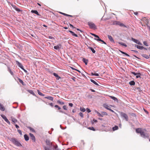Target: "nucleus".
<instances>
[{
    "instance_id": "obj_1",
    "label": "nucleus",
    "mask_w": 150,
    "mask_h": 150,
    "mask_svg": "<svg viewBox=\"0 0 150 150\" xmlns=\"http://www.w3.org/2000/svg\"><path fill=\"white\" fill-rule=\"evenodd\" d=\"M136 131L137 133H140L141 136L143 138L145 139L148 137V134L143 131L141 128L137 129Z\"/></svg>"
},
{
    "instance_id": "obj_2",
    "label": "nucleus",
    "mask_w": 150,
    "mask_h": 150,
    "mask_svg": "<svg viewBox=\"0 0 150 150\" xmlns=\"http://www.w3.org/2000/svg\"><path fill=\"white\" fill-rule=\"evenodd\" d=\"M11 141L12 143L18 147L22 146V145L20 142L16 139L14 138H12L11 139Z\"/></svg>"
},
{
    "instance_id": "obj_3",
    "label": "nucleus",
    "mask_w": 150,
    "mask_h": 150,
    "mask_svg": "<svg viewBox=\"0 0 150 150\" xmlns=\"http://www.w3.org/2000/svg\"><path fill=\"white\" fill-rule=\"evenodd\" d=\"M120 115L121 117L125 118L126 121L128 120V117L126 113L123 112H120Z\"/></svg>"
},
{
    "instance_id": "obj_4",
    "label": "nucleus",
    "mask_w": 150,
    "mask_h": 150,
    "mask_svg": "<svg viewBox=\"0 0 150 150\" xmlns=\"http://www.w3.org/2000/svg\"><path fill=\"white\" fill-rule=\"evenodd\" d=\"M88 24L91 29H96V25L93 22H88Z\"/></svg>"
},
{
    "instance_id": "obj_5",
    "label": "nucleus",
    "mask_w": 150,
    "mask_h": 150,
    "mask_svg": "<svg viewBox=\"0 0 150 150\" xmlns=\"http://www.w3.org/2000/svg\"><path fill=\"white\" fill-rule=\"evenodd\" d=\"M16 64L21 69L23 70L25 73H27V71L26 70L24 69L23 67L22 64L19 62L18 61H16Z\"/></svg>"
},
{
    "instance_id": "obj_6",
    "label": "nucleus",
    "mask_w": 150,
    "mask_h": 150,
    "mask_svg": "<svg viewBox=\"0 0 150 150\" xmlns=\"http://www.w3.org/2000/svg\"><path fill=\"white\" fill-rule=\"evenodd\" d=\"M1 116L2 118L4 119L6 122H7V123L9 125L10 124V122L8 120V119L5 115H1Z\"/></svg>"
},
{
    "instance_id": "obj_7",
    "label": "nucleus",
    "mask_w": 150,
    "mask_h": 150,
    "mask_svg": "<svg viewBox=\"0 0 150 150\" xmlns=\"http://www.w3.org/2000/svg\"><path fill=\"white\" fill-rule=\"evenodd\" d=\"M131 40H132L135 43L139 45H142V43L140 42L138 40L136 39H135L134 38H131Z\"/></svg>"
},
{
    "instance_id": "obj_8",
    "label": "nucleus",
    "mask_w": 150,
    "mask_h": 150,
    "mask_svg": "<svg viewBox=\"0 0 150 150\" xmlns=\"http://www.w3.org/2000/svg\"><path fill=\"white\" fill-rule=\"evenodd\" d=\"M62 46V45L61 44H59L56 46H55L54 47V48L57 50H59L60 49L61 47Z\"/></svg>"
},
{
    "instance_id": "obj_9",
    "label": "nucleus",
    "mask_w": 150,
    "mask_h": 150,
    "mask_svg": "<svg viewBox=\"0 0 150 150\" xmlns=\"http://www.w3.org/2000/svg\"><path fill=\"white\" fill-rule=\"evenodd\" d=\"M54 107L55 108H57L58 110H60L61 109V108L58 105H55L54 106ZM59 112H61L62 113H63L65 115H67V114L66 112H64L61 110H59Z\"/></svg>"
},
{
    "instance_id": "obj_10",
    "label": "nucleus",
    "mask_w": 150,
    "mask_h": 150,
    "mask_svg": "<svg viewBox=\"0 0 150 150\" xmlns=\"http://www.w3.org/2000/svg\"><path fill=\"white\" fill-rule=\"evenodd\" d=\"M31 139L32 140L33 142H35V138L34 135L31 133L29 134Z\"/></svg>"
},
{
    "instance_id": "obj_11",
    "label": "nucleus",
    "mask_w": 150,
    "mask_h": 150,
    "mask_svg": "<svg viewBox=\"0 0 150 150\" xmlns=\"http://www.w3.org/2000/svg\"><path fill=\"white\" fill-rule=\"evenodd\" d=\"M31 12L33 13H35L38 16H41V15L38 13V12L37 10H32L31 11Z\"/></svg>"
},
{
    "instance_id": "obj_12",
    "label": "nucleus",
    "mask_w": 150,
    "mask_h": 150,
    "mask_svg": "<svg viewBox=\"0 0 150 150\" xmlns=\"http://www.w3.org/2000/svg\"><path fill=\"white\" fill-rule=\"evenodd\" d=\"M46 144L48 145L50 147H51L52 144L50 143V141L48 139H46Z\"/></svg>"
},
{
    "instance_id": "obj_13",
    "label": "nucleus",
    "mask_w": 150,
    "mask_h": 150,
    "mask_svg": "<svg viewBox=\"0 0 150 150\" xmlns=\"http://www.w3.org/2000/svg\"><path fill=\"white\" fill-rule=\"evenodd\" d=\"M135 88V89H134V90L136 91L137 90L140 93H141L143 89L141 88V87H137V88Z\"/></svg>"
},
{
    "instance_id": "obj_14",
    "label": "nucleus",
    "mask_w": 150,
    "mask_h": 150,
    "mask_svg": "<svg viewBox=\"0 0 150 150\" xmlns=\"http://www.w3.org/2000/svg\"><path fill=\"white\" fill-rule=\"evenodd\" d=\"M116 24L120 25L121 27H124L126 28L127 27L125 25L120 22H117Z\"/></svg>"
},
{
    "instance_id": "obj_15",
    "label": "nucleus",
    "mask_w": 150,
    "mask_h": 150,
    "mask_svg": "<svg viewBox=\"0 0 150 150\" xmlns=\"http://www.w3.org/2000/svg\"><path fill=\"white\" fill-rule=\"evenodd\" d=\"M91 34L93 36H94L95 38H94V40H95L98 41V40H99V39H100L98 36L93 33H91Z\"/></svg>"
},
{
    "instance_id": "obj_16",
    "label": "nucleus",
    "mask_w": 150,
    "mask_h": 150,
    "mask_svg": "<svg viewBox=\"0 0 150 150\" xmlns=\"http://www.w3.org/2000/svg\"><path fill=\"white\" fill-rule=\"evenodd\" d=\"M53 75L55 76L56 78V79L57 80H59V79L61 78V77H60L57 74L54 73L53 74Z\"/></svg>"
},
{
    "instance_id": "obj_17",
    "label": "nucleus",
    "mask_w": 150,
    "mask_h": 150,
    "mask_svg": "<svg viewBox=\"0 0 150 150\" xmlns=\"http://www.w3.org/2000/svg\"><path fill=\"white\" fill-rule=\"evenodd\" d=\"M108 37L110 41L111 42H112L113 43H115L114 40L111 36L108 35Z\"/></svg>"
},
{
    "instance_id": "obj_18",
    "label": "nucleus",
    "mask_w": 150,
    "mask_h": 150,
    "mask_svg": "<svg viewBox=\"0 0 150 150\" xmlns=\"http://www.w3.org/2000/svg\"><path fill=\"white\" fill-rule=\"evenodd\" d=\"M110 98L111 99H113L115 101H116L117 102H118V100L116 97H115L114 96H110Z\"/></svg>"
},
{
    "instance_id": "obj_19",
    "label": "nucleus",
    "mask_w": 150,
    "mask_h": 150,
    "mask_svg": "<svg viewBox=\"0 0 150 150\" xmlns=\"http://www.w3.org/2000/svg\"><path fill=\"white\" fill-rule=\"evenodd\" d=\"M87 47L93 53H95L96 52L95 50H94L93 48L92 47H90V46H88V45H87Z\"/></svg>"
},
{
    "instance_id": "obj_20",
    "label": "nucleus",
    "mask_w": 150,
    "mask_h": 150,
    "mask_svg": "<svg viewBox=\"0 0 150 150\" xmlns=\"http://www.w3.org/2000/svg\"><path fill=\"white\" fill-rule=\"evenodd\" d=\"M0 110L2 111H4L5 110V108L3 105L0 103Z\"/></svg>"
},
{
    "instance_id": "obj_21",
    "label": "nucleus",
    "mask_w": 150,
    "mask_h": 150,
    "mask_svg": "<svg viewBox=\"0 0 150 150\" xmlns=\"http://www.w3.org/2000/svg\"><path fill=\"white\" fill-rule=\"evenodd\" d=\"M141 56L146 59H148L149 58V56L145 54H142L141 55Z\"/></svg>"
},
{
    "instance_id": "obj_22",
    "label": "nucleus",
    "mask_w": 150,
    "mask_h": 150,
    "mask_svg": "<svg viewBox=\"0 0 150 150\" xmlns=\"http://www.w3.org/2000/svg\"><path fill=\"white\" fill-rule=\"evenodd\" d=\"M24 136L25 139L26 141H28L29 140V137L26 134H25L24 135Z\"/></svg>"
},
{
    "instance_id": "obj_23",
    "label": "nucleus",
    "mask_w": 150,
    "mask_h": 150,
    "mask_svg": "<svg viewBox=\"0 0 150 150\" xmlns=\"http://www.w3.org/2000/svg\"><path fill=\"white\" fill-rule=\"evenodd\" d=\"M129 84L130 86H134L135 85V82L134 81H130L129 82Z\"/></svg>"
},
{
    "instance_id": "obj_24",
    "label": "nucleus",
    "mask_w": 150,
    "mask_h": 150,
    "mask_svg": "<svg viewBox=\"0 0 150 150\" xmlns=\"http://www.w3.org/2000/svg\"><path fill=\"white\" fill-rule=\"evenodd\" d=\"M69 32H70L71 34L73 36H75L76 37H78V36L77 34H75L72 31L69 30Z\"/></svg>"
},
{
    "instance_id": "obj_25",
    "label": "nucleus",
    "mask_w": 150,
    "mask_h": 150,
    "mask_svg": "<svg viewBox=\"0 0 150 150\" xmlns=\"http://www.w3.org/2000/svg\"><path fill=\"white\" fill-rule=\"evenodd\" d=\"M90 81L92 82L95 85H96L97 86H99V84L93 80L91 79Z\"/></svg>"
},
{
    "instance_id": "obj_26",
    "label": "nucleus",
    "mask_w": 150,
    "mask_h": 150,
    "mask_svg": "<svg viewBox=\"0 0 150 150\" xmlns=\"http://www.w3.org/2000/svg\"><path fill=\"white\" fill-rule=\"evenodd\" d=\"M11 119L12 120V121L14 123H15L16 122H17V120L16 119L14 118L13 117H11Z\"/></svg>"
},
{
    "instance_id": "obj_27",
    "label": "nucleus",
    "mask_w": 150,
    "mask_h": 150,
    "mask_svg": "<svg viewBox=\"0 0 150 150\" xmlns=\"http://www.w3.org/2000/svg\"><path fill=\"white\" fill-rule=\"evenodd\" d=\"M82 61L85 63L86 65H87L88 62V59L83 58L82 59Z\"/></svg>"
},
{
    "instance_id": "obj_28",
    "label": "nucleus",
    "mask_w": 150,
    "mask_h": 150,
    "mask_svg": "<svg viewBox=\"0 0 150 150\" xmlns=\"http://www.w3.org/2000/svg\"><path fill=\"white\" fill-rule=\"evenodd\" d=\"M45 98H47L52 101L53 100V98L52 96H47L45 97Z\"/></svg>"
},
{
    "instance_id": "obj_29",
    "label": "nucleus",
    "mask_w": 150,
    "mask_h": 150,
    "mask_svg": "<svg viewBox=\"0 0 150 150\" xmlns=\"http://www.w3.org/2000/svg\"><path fill=\"white\" fill-rule=\"evenodd\" d=\"M28 92L30 93V94H32L34 96H36V95H35V93L32 90H28Z\"/></svg>"
},
{
    "instance_id": "obj_30",
    "label": "nucleus",
    "mask_w": 150,
    "mask_h": 150,
    "mask_svg": "<svg viewBox=\"0 0 150 150\" xmlns=\"http://www.w3.org/2000/svg\"><path fill=\"white\" fill-rule=\"evenodd\" d=\"M101 115L102 116V117H103L104 115H107L108 113L105 112H101Z\"/></svg>"
},
{
    "instance_id": "obj_31",
    "label": "nucleus",
    "mask_w": 150,
    "mask_h": 150,
    "mask_svg": "<svg viewBox=\"0 0 150 150\" xmlns=\"http://www.w3.org/2000/svg\"><path fill=\"white\" fill-rule=\"evenodd\" d=\"M18 79L19 81V82L21 83L23 85V86H25V84H24V82L23 81L21 80V79H20V78H18Z\"/></svg>"
},
{
    "instance_id": "obj_32",
    "label": "nucleus",
    "mask_w": 150,
    "mask_h": 150,
    "mask_svg": "<svg viewBox=\"0 0 150 150\" xmlns=\"http://www.w3.org/2000/svg\"><path fill=\"white\" fill-rule=\"evenodd\" d=\"M53 147L54 150H61V149L58 148V146L57 145L56 146H53Z\"/></svg>"
},
{
    "instance_id": "obj_33",
    "label": "nucleus",
    "mask_w": 150,
    "mask_h": 150,
    "mask_svg": "<svg viewBox=\"0 0 150 150\" xmlns=\"http://www.w3.org/2000/svg\"><path fill=\"white\" fill-rule=\"evenodd\" d=\"M118 44H120V45H121L122 46H123L125 47H127V45L125 43H123L122 42H118Z\"/></svg>"
},
{
    "instance_id": "obj_34",
    "label": "nucleus",
    "mask_w": 150,
    "mask_h": 150,
    "mask_svg": "<svg viewBox=\"0 0 150 150\" xmlns=\"http://www.w3.org/2000/svg\"><path fill=\"white\" fill-rule=\"evenodd\" d=\"M8 70L12 75H13V72L11 71V70L9 67H8Z\"/></svg>"
},
{
    "instance_id": "obj_35",
    "label": "nucleus",
    "mask_w": 150,
    "mask_h": 150,
    "mask_svg": "<svg viewBox=\"0 0 150 150\" xmlns=\"http://www.w3.org/2000/svg\"><path fill=\"white\" fill-rule=\"evenodd\" d=\"M38 94L40 96H44L45 95L42 94L41 92H40L39 90H38Z\"/></svg>"
},
{
    "instance_id": "obj_36",
    "label": "nucleus",
    "mask_w": 150,
    "mask_h": 150,
    "mask_svg": "<svg viewBox=\"0 0 150 150\" xmlns=\"http://www.w3.org/2000/svg\"><path fill=\"white\" fill-rule=\"evenodd\" d=\"M118 127L117 126H115L114 127L112 128V130L113 131H115L118 129Z\"/></svg>"
},
{
    "instance_id": "obj_37",
    "label": "nucleus",
    "mask_w": 150,
    "mask_h": 150,
    "mask_svg": "<svg viewBox=\"0 0 150 150\" xmlns=\"http://www.w3.org/2000/svg\"><path fill=\"white\" fill-rule=\"evenodd\" d=\"M57 103L58 104H59L61 105H63L64 104V103L62 101H61L60 100H58L57 101Z\"/></svg>"
},
{
    "instance_id": "obj_38",
    "label": "nucleus",
    "mask_w": 150,
    "mask_h": 150,
    "mask_svg": "<svg viewBox=\"0 0 150 150\" xmlns=\"http://www.w3.org/2000/svg\"><path fill=\"white\" fill-rule=\"evenodd\" d=\"M103 106L106 109H107L108 110V109H110V108H108V105H107L106 104H103Z\"/></svg>"
},
{
    "instance_id": "obj_39",
    "label": "nucleus",
    "mask_w": 150,
    "mask_h": 150,
    "mask_svg": "<svg viewBox=\"0 0 150 150\" xmlns=\"http://www.w3.org/2000/svg\"><path fill=\"white\" fill-rule=\"evenodd\" d=\"M137 48L140 50H143L144 48V47L143 46H137Z\"/></svg>"
},
{
    "instance_id": "obj_40",
    "label": "nucleus",
    "mask_w": 150,
    "mask_h": 150,
    "mask_svg": "<svg viewBox=\"0 0 150 150\" xmlns=\"http://www.w3.org/2000/svg\"><path fill=\"white\" fill-rule=\"evenodd\" d=\"M14 8L16 11H17L18 12H20L21 11L20 9L17 8L15 6V7H14Z\"/></svg>"
},
{
    "instance_id": "obj_41",
    "label": "nucleus",
    "mask_w": 150,
    "mask_h": 150,
    "mask_svg": "<svg viewBox=\"0 0 150 150\" xmlns=\"http://www.w3.org/2000/svg\"><path fill=\"white\" fill-rule=\"evenodd\" d=\"M51 147H50L49 146L48 147L47 146H45V150H51Z\"/></svg>"
},
{
    "instance_id": "obj_42",
    "label": "nucleus",
    "mask_w": 150,
    "mask_h": 150,
    "mask_svg": "<svg viewBox=\"0 0 150 150\" xmlns=\"http://www.w3.org/2000/svg\"><path fill=\"white\" fill-rule=\"evenodd\" d=\"M88 129L90 130H92L93 131H95V129L93 127H90L88 128Z\"/></svg>"
},
{
    "instance_id": "obj_43",
    "label": "nucleus",
    "mask_w": 150,
    "mask_h": 150,
    "mask_svg": "<svg viewBox=\"0 0 150 150\" xmlns=\"http://www.w3.org/2000/svg\"><path fill=\"white\" fill-rule=\"evenodd\" d=\"M137 74L136 76V78H141L140 75H141L140 73H138Z\"/></svg>"
},
{
    "instance_id": "obj_44",
    "label": "nucleus",
    "mask_w": 150,
    "mask_h": 150,
    "mask_svg": "<svg viewBox=\"0 0 150 150\" xmlns=\"http://www.w3.org/2000/svg\"><path fill=\"white\" fill-rule=\"evenodd\" d=\"M28 128L29 129H30V131H32L33 132H35L34 129L33 128H32L31 127H29Z\"/></svg>"
},
{
    "instance_id": "obj_45",
    "label": "nucleus",
    "mask_w": 150,
    "mask_h": 150,
    "mask_svg": "<svg viewBox=\"0 0 150 150\" xmlns=\"http://www.w3.org/2000/svg\"><path fill=\"white\" fill-rule=\"evenodd\" d=\"M99 40H98V41H100L105 44H106V42H105L103 40H101L100 38L99 39Z\"/></svg>"
},
{
    "instance_id": "obj_46",
    "label": "nucleus",
    "mask_w": 150,
    "mask_h": 150,
    "mask_svg": "<svg viewBox=\"0 0 150 150\" xmlns=\"http://www.w3.org/2000/svg\"><path fill=\"white\" fill-rule=\"evenodd\" d=\"M80 110L83 112H84L86 111V110L84 108H80Z\"/></svg>"
},
{
    "instance_id": "obj_47",
    "label": "nucleus",
    "mask_w": 150,
    "mask_h": 150,
    "mask_svg": "<svg viewBox=\"0 0 150 150\" xmlns=\"http://www.w3.org/2000/svg\"><path fill=\"white\" fill-rule=\"evenodd\" d=\"M96 112L97 113V114H98V115L99 116V117H102V116L101 115V113H100L99 112H98L96 111Z\"/></svg>"
},
{
    "instance_id": "obj_48",
    "label": "nucleus",
    "mask_w": 150,
    "mask_h": 150,
    "mask_svg": "<svg viewBox=\"0 0 150 150\" xmlns=\"http://www.w3.org/2000/svg\"><path fill=\"white\" fill-rule=\"evenodd\" d=\"M59 13H60V14H61L63 15H64L65 16H68V14H67L66 13H62V12H59Z\"/></svg>"
},
{
    "instance_id": "obj_49",
    "label": "nucleus",
    "mask_w": 150,
    "mask_h": 150,
    "mask_svg": "<svg viewBox=\"0 0 150 150\" xmlns=\"http://www.w3.org/2000/svg\"><path fill=\"white\" fill-rule=\"evenodd\" d=\"M63 108L65 110H67V106L66 105H64L63 106Z\"/></svg>"
},
{
    "instance_id": "obj_50",
    "label": "nucleus",
    "mask_w": 150,
    "mask_h": 150,
    "mask_svg": "<svg viewBox=\"0 0 150 150\" xmlns=\"http://www.w3.org/2000/svg\"><path fill=\"white\" fill-rule=\"evenodd\" d=\"M18 132L19 133V134L21 135H22V132H21V130H19V129H18Z\"/></svg>"
},
{
    "instance_id": "obj_51",
    "label": "nucleus",
    "mask_w": 150,
    "mask_h": 150,
    "mask_svg": "<svg viewBox=\"0 0 150 150\" xmlns=\"http://www.w3.org/2000/svg\"><path fill=\"white\" fill-rule=\"evenodd\" d=\"M79 115L82 117H83V113L81 112H80L79 113Z\"/></svg>"
},
{
    "instance_id": "obj_52",
    "label": "nucleus",
    "mask_w": 150,
    "mask_h": 150,
    "mask_svg": "<svg viewBox=\"0 0 150 150\" xmlns=\"http://www.w3.org/2000/svg\"><path fill=\"white\" fill-rule=\"evenodd\" d=\"M86 110L87 111L88 113L90 112L91 111V110L88 108H87Z\"/></svg>"
},
{
    "instance_id": "obj_53",
    "label": "nucleus",
    "mask_w": 150,
    "mask_h": 150,
    "mask_svg": "<svg viewBox=\"0 0 150 150\" xmlns=\"http://www.w3.org/2000/svg\"><path fill=\"white\" fill-rule=\"evenodd\" d=\"M49 38L50 39H53V40L54 39V38L53 37H52L51 36H49Z\"/></svg>"
},
{
    "instance_id": "obj_54",
    "label": "nucleus",
    "mask_w": 150,
    "mask_h": 150,
    "mask_svg": "<svg viewBox=\"0 0 150 150\" xmlns=\"http://www.w3.org/2000/svg\"><path fill=\"white\" fill-rule=\"evenodd\" d=\"M73 104L71 103H69V105L71 107H72L73 106Z\"/></svg>"
},
{
    "instance_id": "obj_55",
    "label": "nucleus",
    "mask_w": 150,
    "mask_h": 150,
    "mask_svg": "<svg viewBox=\"0 0 150 150\" xmlns=\"http://www.w3.org/2000/svg\"><path fill=\"white\" fill-rule=\"evenodd\" d=\"M143 44L144 45H145L146 46H148V45L146 42L145 41H144L143 42Z\"/></svg>"
},
{
    "instance_id": "obj_56",
    "label": "nucleus",
    "mask_w": 150,
    "mask_h": 150,
    "mask_svg": "<svg viewBox=\"0 0 150 150\" xmlns=\"http://www.w3.org/2000/svg\"><path fill=\"white\" fill-rule=\"evenodd\" d=\"M131 51L134 52H135L136 53H138V52L137 51H136V50H131Z\"/></svg>"
},
{
    "instance_id": "obj_57",
    "label": "nucleus",
    "mask_w": 150,
    "mask_h": 150,
    "mask_svg": "<svg viewBox=\"0 0 150 150\" xmlns=\"http://www.w3.org/2000/svg\"><path fill=\"white\" fill-rule=\"evenodd\" d=\"M132 73L134 74V76L137 75V73H135V72H132Z\"/></svg>"
},
{
    "instance_id": "obj_58",
    "label": "nucleus",
    "mask_w": 150,
    "mask_h": 150,
    "mask_svg": "<svg viewBox=\"0 0 150 150\" xmlns=\"http://www.w3.org/2000/svg\"><path fill=\"white\" fill-rule=\"evenodd\" d=\"M119 51L123 54H126L125 52H123L120 50H119Z\"/></svg>"
},
{
    "instance_id": "obj_59",
    "label": "nucleus",
    "mask_w": 150,
    "mask_h": 150,
    "mask_svg": "<svg viewBox=\"0 0 150 150\" xmlns=\"http://www.w3.org/2000/svg\"><path fill=\"white\" fill-rule=\"evenodd\" d=\"M108 110H110V111H111L112 112H115L113 110H112L110 108V109H108Z\"/></svg>"
},
{
    "instance_id": "obj_60",
    "label": "nucleus",
    "mask_w": 150,
    "mask_h": 150,
    "mask_svg": "<svg viewBox=\"0 0 150 150\" xmlns=\"http://www.w3.org/2000/svg\"><path fill=\"white\" fill-rule=\"evenodd\" d=\"M144 112H146V113L147 114H148V112L146 110L144 109Z\"/></svg>"
},
{
    "instance_id": "obj_61",
    "label": "nucleus",
    "mask_w": 150,
    "mask_h": 150,
    "mask_svg": "<svg viewBox=\"0 0 150 150\" xmlns=\"http://www.w3.org/2000/svg\"><path fill=\"white\" fill-rule=\"evenodd\" d=\"M15 125L16 128L18 129L19 128V127L18 125L16 124Z\"/></svg>"
},
{
    "instance_id": "obj_62",
    "label": "nucleus",
    "mask_w": 150,
    "mask_h": 150,
    "mask_svg": "<svg viewBox=\"0 0 150 150\" xmlns=\"http://www.w3.org/2000/svg\"><path fill=\"white\" fill-rule=\"evenodd\" d=\"M69 25L71 27H72L73 28H75V27L73 26L72 24H70Z\"/></svg>"
},
{
    "instance_id": "obj_63",
    "label": "nucleus",
    "mask_w": 150,
    "mask_h": 150,
    "mask_svg": "<svg viewBox=\"0 0 150 150\" xmlns=\"http://www.w3.org/2000/svg\"><path fill=\"white\" fill-rule=\"evenodd\" d=\"M94 76H99V74L97 73H94Z\"/></svg>"
},
{
    "instance_id": "obj_64",
    "label": "nucleus",
    "mask_w": 150,
    "mask_h": 150,
    "mask_svg": "<svg viewBox=\"0 0 150 150\" xmlns=\"http://www.w3.org/2000/svg\"><path fill=\"white\" fill-rule=\"evenodd\" d=\"M146 25L147 27L149 28V30L150 31V26L148 25V24H146Z\"/></svg>"
}]
</instances>
